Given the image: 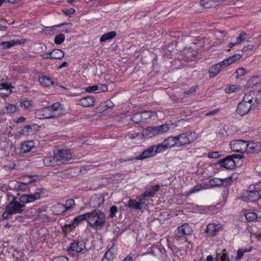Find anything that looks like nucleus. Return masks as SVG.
<instances>
[{
  "label": "nucleus",
  "mask_w": 261,
  "mask_h": 261,
  "mask_svg": "<svg viewBox=\"0 0 261 261\" xmlns=\"http://www.w3.org/2000/svg\"><path fill=\"white\" fill-rule=\"evenodd\" d=\"M52 211L55 215H60L66 212V208L63 204L58 203L52 207Z\"/></svg>",
  "instance_id": "23"
},
{
  "label": "nucleus",
  "mask_w": 261,
  "mask_h": 261,
  "mask_svg": "<svg viewBox=\"0 0 261 261\" xmlns=\"http://www.w3.org/2000/svg\"><path fill=\"white\" fill-rule=\"evenodd\" d=\"M197 87L196 86L191 87L189 90L184 92V94L187 95H193L196 92Z\"/></svg>",
  "instance_id": "51"
},
{
  "label": "nucleus",
  "mask_w": 261,
  "mask_h": 261,
  "mask_svg": "<svg viewBox=\"0 0 261 261\" xmlns=\"http://www.w3.org/2000/svg\"><path fill=\"white\" fill-rule=\"evenodd\" d=\"M55 154L59 165L72 158L71 153L69 150H58Z\"/></svg>",
  "instance_id": "6"
},
{
  "label": "nucleus",
  "mask_w": 261,
  "mask_h": 261,
  "mask_svg": "<svg viewBox=\"0 0 261 261\" xmlns=\"http://www.w3.org/2000/svg\"><path fill=\"white\" fill-rule=\"evenodd\" d=\"M246 150L245 152L249 153H257L261 151L260 145L257 142H246Z\"/></svg>",
  "instance_id": "14"
},
{
  "label": "nucleus",
  "mask_w": 261,
  "mask_h": 261,
  "mask_svg": "<svg viewBox=\"0 0 261 261\" xmlns=\"http://www.w3.org/2000/svg\"><path fill=\"white\" fill-rule=\"evenodd\" d=\"M209 185L211 187H220L223 185L222 178H215L209 181Z\"/></svg>",
  "instance_id": "32"
},
{
  "label": "nucleus",
  "mask_w": 261,
  "mask_h": 261,
  "mask_svg": "<svg viewBox=\"0 0 261 261\" xmlns=\"http://www.w3.org/2000/svg\"><path fill=\"white\" fill-rule=\"evenodd\" d=\"M245 217L248 221H252L257 218V215L254 212H247L245 213Z\"/></svg>",
  "instance_id": "42"
},
{
  "label": "nucleus",
  "mask_w": 261,
  "mask_h": 261,
  "mask_svg": "<svg viewBox=\"0 0 261 261\" xmlns=\"http://www.w3.org/2000/svg\"><path fill=\"white\" fill-rule=\"evenodd\" d=\"M63 25H64V23H62L58 25H55V26H53V27H46L44 29V31L45 32L46 34H54V32L55 30V28H58L60 27L61 26H62Z\"/></svg>",
  "instance_id": "39"
},
{
  "label": "nucleus",
  "mask_w": 261,
  "mask_h": 261,
  "mask_svg": "<svg viewBox=\"0 0 261 261\" xmlns=\"http://www.w3.org/2000/svg\"><path fill=\"white\" fill-rule=\"evenodd\" d=\"M246 142L242 140H233L230 143V148L234 152H245Z\"/></svg>",
  "instance_id": "9"
},
{
  "label": "nucleus",
  "mask_w": 261,
  "mask_h": 261,
  "mask_svg": "<svg viewBox=\"0 0 261 261\" xmlns=\"http://www.w3.org/2000/svg\"><path fill=\"white\" fill-rule=\"evenodd\" d=\"M175 127V125L173 123L164 124V132L174 129Z\"/></svg>",
  "instance_id": "56"
},
{
  "label": "nucleus",
  "mask_w": 261,
  "mask_h": 261,
  "mask_svg": "<svg viewBox=\"0 0 261 261\" xmlns=\"http://www.w3.org/2000/svg\"><path fill=\"white\" fill-rule=\"evenodd\" d=\"M20 201L21 203H29V200L28 194L22 195L20 197Z\"/></svg>",
  "instance_id": "59"
},
{
  "label": "nucleus",
  "mask_w": 261,
  "mask_h": 261,
  "mask_svg": "<svg viewBox=\"0 0 261 261\" xmlns=\"http://www.w3.org/2000/svg\"><path fill=\"white\" fill-rule=\"evenodd\" d=\"M48 111L46 107L37 110L35 113L36 118L39 119H50V115H48Z\"/></svg>",
  "instance_id": "18"
},
{
  "label": "nucleus",
  "mask_w": 261,
  "mask_h": 261,
  "mask_svg": "<svg viewBox=\"0 0 261 261\" xmlns=\"http://www.w3.org/2000/svg\"><path fill=\"white\" fill-rule=\"evenodd\" d=\"M20 42L18 40H11L10 41L3 42L2 45L4 48H9L13 46H14L17 44H20Z\"/></svg>",
  "instance_id": "33"
},
{
  "label": "nucleus",
  "mask_w": 261,
  "mask_h": 261,
  "mask_svg": "<svg viewBox=\"0 0 261 261\" xmlns=\"http://www.w3.org/2000/svg\"><path fill=\"white\" fill-rule=\"evenodd\" d=\"M139 200V201H136L135 200L129 199L126 203V206L128 207L136 210H141L142 208V205L144 203L142 196H140Z\"/></svg>",
  "instance_id": "15"
},
{
  "label": "nucleus",
  "mask_w": 261,
  "mask_h": 261,
  "mask_svg": "<svg viewBox=\"0 0 261 261\" xmlns=\"http://www.w3.org/2000/svg\"><path fill=\"white\" fill-rule=\"evenodd\" d=\"M63 12L66 15H69L74 14L75 10L73 8L64 9L63 10Z\"/></svg>",
  "instance_id": "60"
},
{
  "label": "nucleus",
  "mask_w": 261,
  "mask_h": 261,
  "mask_svg": "<svg viewBox=\"0 0 261 261\" xmlns=\"http://www.w3.org/2000/svg\"><path fill=\"white\" fill-rule=\"evenodd\" d=\"M88 213L79 215L73 220L72 225H77L84 220H86L88 222Z\"/></svg>",
  "instance_id": "27"
},
{
  "label": "nucleus",
  "mask_w": 261,
  "mask_h": 261,
  "mask_svg": "<svg viewBox=\"0 0 261 261\" xmlns=\"http://www.w3.org/2000/svg\"><path fill=\"white\" fill-rule=\"evenodd\" d=\"M105 255L106 258L109 260H113L115 257V254L111 249L108 250Z\"/></svg>",
  "instance_id": "47"
},
{
  "label": "nucleus",
  "mask_w": 261,
  "mask_h": 261,
  "mask_svg": "<svg viewBox=\"0 0 261 261\" xmlns=\"http://www.w3.org/2000/svg\"><path fill=\"white\" fill-rule=\"evenodd\" d=\"M217 64L220 67L221 70L223 68H225L226 66L229 65L226 59H224L223 61H221V62L217 63Z\"/></svg>",
  "instance_id": "57"
},
{
  "label": "nucleus",
  "mask_w": 261,
  "mask_h": 261,
  "mask_svg": "<svg viewBox=\"0 0 261 261\" xmlns=\"http://www.w3.org/2000/svg\"><path fill=\"white\" fill-rule=\"evenodd\" d=\"M51 54L53 55L52 59H61L64 56V53L58 49H54L51 51Z\"/></svg>",
  "instance_id": "31"
},
{
  "label": "nucleus",
  "mask_w": 261,
  "mask_h": 261,
  "mask_svg": "<svg viewBox=\"0 0 261 261\" xmlns=\"http://www.w3.org/2000/svg\"><path fill=\"white\" fill-rule=\"evenodd\" d=\"M221 71L220 67L217 64H216L212 66H211L208 70V73L210 74V76L211 77H213L216 76L217 74H218Z\"/></svg>",
  "instance_id": "29"
},
{
  "label": "nucleus",
  "mask_w": 261,
  "mask_h": 261,
  "mask_svg": "<svg viewBox=\"0 0 261 261\" xmlns=\"http://www.w3.org/2000/svg\"><path fill=\"white\" fill-rule=\"evenodd\" d=\"M149 151H148L147 149L144 150L142 153L139 156H137L136 159L137 160H142L151 157V155L149 154Z\"/></svg>",
  "instance_id": "48"
},
{
  "label": "nucleus",
  "mask_w": 261,
  "mask_h": 261,
  "mask_svg": "<svg viewBox=\"0 0 261 261\" xmlns=\"http://www.w3.org/2000/svg\"><path fill=\"white\" fill-rule=\"evenodd\" d=\"M116 35V33L114 31H112L108 33L103 34L100 38V42H106L114 38Z\"/></svg>",
  "instance_id": "28"
},
{
  "label": "nucleus",
  "mask_w": 261,
  "mask_h": 261,
  "mask_svg": "<svg viewBox=\"0 0 261 261\" xmlns=\"http://www.w3.org/2000/svg\"><path fill=\"white\" fill-rule=\"evenodd\" d=\"M192 233V229L187 224H184L178 227L177 236L182 237L186 235H190Z\"/></svg>",
  "instance_id": "12"
},
{
  "label": "nucleus",
  "mask_w": 261,
  "mask_h": 261,
  "mask_svg": "<svg viewBox=\"0 0 261 261\" xmlns=\"http://www.w3.org/2000/svg\"><path fill=\"white\" fill-rule=\"evenodd\" d=\"M41 57L44 59H52L53 55L50 52L43 54L41 55Z\"/></svg>",
  "instance_id": "62"
},
{
  "label": "nucleus",
  "mask_w": 261,
  "mask_h": 261,
  "mask_svg": "<svg viewBox=\"0 0 261 261\" xmlns=\"http://www.w3.org/2000/svg\"><path fill=\"white\" fill-rule=\"evenodd\" d=\"M155 154L161 152L163 150V143H160L157 145H153Z\"/></svg>",
  "instance_id": "49"
},
{
  "label": "nucleus",
  "mask_w": 261,
  "mask_h": 261,
  "mask_svg": "<svg viewBox=\"0 0 261 261\" xmlns=\"http://www.w3.org/2000/svg\"><path fill=\"white\" fill-rule=\"evenodd\" d=\"M132 120L136 123H139L143 122L141 113H136L132 118Z\"/></svg>",
  "instance_id": "44"
},
{
  "label": "nucleus",
  "mask_w": 261,
  "mask_h": 261,
  "mask_svg": "<svg viewBox=\"0 0 261 261\" xmlns=\"http://www.w3.org/2000/svg\"><path fill=\"white\" fill-rule=\"evenodd\" d=\"M163 125L155 127H147L143 130L142 135L146 137H152L159 135L163 130Z\"/></svg>",
  "instance_id": "10"
},
{
  "label": "nucleus",
  "mask_w": 261,
  "mask_h": 261,
  "mask_svg": "<svg viewBox=\"0 0 261 261\" xmlns=\"http://www.w3.org/2000/svg\"><path fill=\"white\" fill-rule=\"evenodd\" d=\"M158 187L157 186L156 188L153 187L151 191H146L143 195H140L142 196L143 200L145 199V197H149L153 196L155 194V191L158 190Z\"/></svg>",
  "instance_id": "35"
},
{
  "label": "nucleus",
  "mask_w": 261,
  "mask_h": 261,
  "mask_svg": "<svg viewBox=\"0 0 261 261\" xmlns=\"http://www.w3.org/2000/svg\"><path fill=\"white\" fill-rule=\"evenodd\" d=\"M97 93L103 92L107 91L108 90V87L106 85L102 84L97 85Z\"/></svg>",
  "instance_id": "53"
},
{
  "label": "nucleus",
  "mask_w": 261,
  "mask_h": 261,
  "mask_svg": "<svg viewBox=\"0 0 261 261\" xmlns=\"http://www.w3.org/2000/svg\"><path fill=\"white\" fill-rule=\"evenodd\" d=\"M252 106V105H250V103L245 102L242 100L238 106L237 112L241 116L245 115L249 112Z\"/></svg>",
  "instance_id": "11"
},
{
  "label": "nucleus",
  "mask_w": 261,
  "mask_h": 261,
  "mask_svg": "<svg viewBox=\"0 0 261 261\" xmlns=\"http://www.w3.org/2000/svg\"><path fill=\"white\" fill-rule=\"evenodd\" d=\"M223 0H201L200 4L204 8H211L218 5Z\"/></svg>",
  "instance_id": "21"
},
{
  "label": "nucleus",
  "mask_w": 261,
  "mask_h": 261,
  "mask_svg": "<svg viewBox=\"0 0 261 261\" xmlns=\"http://www.w3.org/2000/svg\"><path fill=\"white\" fill-rule=\"evenodd\" d=\"M106 221L105 215L101 211L95 210L88 213V223L94 229H101Z\"/></svg>",
  "instance_id": "1"
},
{
  "label": "nucleus",
  "mask_w": 261,
  "mask_h": 261,
  "mask_svg": "<svg viewBox=\"0 0 261 261\" xmlns=\"http://www.w3.org/2000/svg\"><path fill=\"white\" fill-rule=\"evenodd\" d=\"M33 105V101L31 100L24 99L21 100L20 106L22 109H30Z\"/></svg>",
  "instance_id": "30"
},
{
  "label": "nucleus",
  "mask_w": 261,
  "mask_h": 261,
  "mask_svg": "<svg viewBox=\"0 0 261 261\" xmlns=\"http://www.w3.org/2000/svg\"><path fill=\"white\" fill-rule=\"evenodd\" d=\"M39 82L41 85L45 87H48L55 84L51 79L46 76L39 78Z\"/></svg>",
  "instance_id": "25"
},
{
  "label": "nucleus",
  "mask_w": 261,
  "mask_h": 261,
  "mask_svg": "<svg viewBox=\"0 0 261 261\" xmlns=\"http://www.w3.org/2000/svg\"><path fill=\"white\" fill-rule=\"evenodd\" d=\"M246 34L244 32H242L237 38V43L240 44L246 38Z\"/></svg>",
  "instance_id": "52"
},
{
  "label": "nucleus",
  "mask_w": 261,
  "mask_h": 261,
  "mask_svg": "<svg viewBox=\"0 0 261 261\" xmlns=\"http://www.w3.org/2000/svg\"><path fill=\"white\" fill-rule=\"evenodd\" d=\"M95 100L94 97L87 96L82 98L79 101L78 105L83 107H90L94 106Z\"/></svg>",
  "instance_id": "13"
},
{
  "label": "nucleus",
  "mask_w": 261,
  "mask_h": 261,
  "mask_svg": "<svg viewBox=\"0 0 261 261\" xmlns=\"http://www.w3.org/2000/svg\"><path fill=\"white\" fill-rule=\"evenodd\" d=\"M105 199L101 195H94L90 200V206L93 207H97L100 206L104 202Z\"/></svg>",
  "instance_id": "16"
},
{
  "label": "nucleus",
  "mask_w": 261,
  "mask_h": 261,
  "mask_svg": "<svg viewBox=\"0 0 261 261\" xmlns=\"http://www.w3.org/2000/svg\"><path fill=\"white\" fill-rule=\"evenodd\" d=\"M6 110L7 113L10 114H13L16 113L18 110L16 105L9 104L6 108Z\"/></svg>",
  "instance_id": "36"
},
{
  "label": "nucleus",
  "mask_w": 261,
  "mask_h": 261,
  "mask_svg": "<svg viewBox=\"0 0 261 261\" xmlns=\"http://www.w3.org/2000/svg\"><path fill=\"white\" fill-rule=\"evenodd\" d=\"M186 134L188 138L189 143L195 141L198 137V135L195 132H187Z\"/></svg>",
  "instance_id": "34"
},
{
  "label": "nucleus",
  "mask_w": 261,
  "mask_h": 261,
  "mask_svg": "<svg viewBox=\"0 0 261 261\" xmlns=\"http://www.w3.org/2000/svg\"><path fill=\"white\" fill-rule=\"evenodd\" d=\"M241 57L242 55L241 54H237L226 58V60L229 64L230 65L239 60Z\"/></svg>",
  "instance_id": "37"
},
{
  "label": "nucleus",
  "mask_w": 261,
  "mask_h": 261,
  "mask_svg": "<svg viewBox=\"0 0 261 261\" xmlns=\"http://www.w3.org/2000/svg\"><path fill=\"white\" fill-rule=\"evenodd\" d=\"M176 139L177 140V146H180L190 144L188 138L187 137L186 133L181 134L177 136H176Z\"/></svg>",
  "instance_id": "20"
},
{
  "label": "nucleus",
  "mask_w": 261,
  "mask_h": 261,
  "mask_svg": "<svg viewBox=\"0 0 261 261\" xmlns=\"http://www.w3.org/2000/svg\"><path fill=\"white\" fill-rule=\"evenodd\" d=\"M240 155L233 154L231 156H226L225 159L219 161V164L221 166L226 169H231L236 167V163L233 160V158H241Z\"/></svg>",
  "instance_id": "7"
},
{
  "label": "nucleus",
  "mask_w": 261,
  "mask_h": 261,
  "mask_svg": "<svg viewBox=\"0 0 261 261\" xmlns=\"http://www.w3.org/2000/svg\"><path fill=\"white\" fill-rule=\"evenodd\" d=\"M261 92L257 91H251L245 94L243 100L247 103H250L254 101L253 105L256 103L258 105L261 102V98H258L257 96L260 95Z\"/></svg>",
  "instance_id": "8"
},
{
  "label": "nucleus",
  "mask_w": 261,
  "mask_h": 261,
  "mask_svg": "<svg viewBox=\"0 0 261 261\" xmlns=\"http://www.w3.org/2000/svg\"><path fill=\"white\" fill-rule=\"evenodd\" d=\"M42 192V189L41 188H38L36 190V191L33 195L37 200L40 198Z\"/></svg>",
  "instance_id": "58"
},
{
  "label": "nucleus",
  "mask_w": 261,
  "mask_h": 261,
  "mask_svg": "<svg viewBox=\"0 0 261 261\" xmlns=\"http://www.w3.org/2000/svg\"><path fill=\"white\" fill-rule=\"evenodd\" d=\"M31 128V125H27L20 130V134L22 135L28 136L30 134Z\"/></svg>",
  "instance_id": "43"
},
{
  "label": "nucleus",
  "mask_w": 261,
  "mask_h": 261,
  "mask_svg": "<svg viewBox=\"0 0 261 261\" xmlns=\"http://www.w3.org/2000/svg\"><path fill=\"white\" fill-rule=\"evenodd\" d=\"M97 85H93L89 86L86 88V91L88 92H96L97 93Z\"/></svg>",
  "instance_id": "55"
},
{
  "label": "nucleus",
  "mask_w": 261,
  "mask_h": 261,
  "mask_svg": "<svg viewBox=\"0 0 261 261\" xmlns=\"http://www.w3.org/2000/svg\"><path fill=\"white\" fill-rule=\"evenodd\" d=\"M25 206L24 204H22L17 201L15 198L6 206V210L3 213L2 216L3 219H7L9 215L21 213L24 211Z\"/></svg>",
  "instance_id": "2"
},
{
  "label": "nucleus",
  "mask_w": 261,
  "mask_h": 261,
  "mask_svg": "<svg viewBox=\"0 0 261 261\" xmlns=\"http://www.w3.org/2000/svg\"><path fill=\"white\" fill-rule=\"evenodd\" d=\"M0 86L1 87V88H0V90L2 89L10 90L8 93L5 94V95H6V96H8L11 93L12 90H11V88H13V87L11 84H8L7 83H2L0 84Z\"/></svg>",
  "instance_id": "41"
},
{
  "label": "nucleus",
  "mask_w": 261,
  "mask_h": 261,
  "mask_svg": "<svg viewBox=\"0 0 261 261\" xmlns=\"http://www.w3.org/2000/svg\"><path fill=\"white\" fill-rule=\"evenodd\" d=\"M236 72L238 75V77L239 76H243L245 73V69L244 68H240L238 69Z\"/></svg>",
  "instance_id": "61"
},
{
  "label": "nucleus",
  "mask_w": 261,
  "mask_h": 261,
  "mask_svg": "<svg viewBox=\"0 0 261 261\" xmlns=\"http://www.w3.org/2000/svg\"><path fill=\"white\" fill-rule=\"evenodd\" d=\"M203 188H204V187H203L201 185H197V186L194 187L189 192H187L186 195H190V194L194 193L196 192H198Z\"/></svg>",
  "instance_id": "46"
},
{
  "label": "nucleus",
  "mask_w": 261,
  "mask_h": 261,
  "mask_svg": "<svg viewBox=\"0 0 261 261\" xmlns=\"http://www.w3.org/2000/svg\"><path fill=\"white\" fill-rule=\"evenodd\" d=\"M66 208V212L71 210L75 206V202L73 199H68L66 201L65 203L63 204Z\"/></svg>",
  "instance_id": "38"
},
{
  "label": "nucleus",
  "mask_w": 261,
  "mask_h": 261,
  "mask_svg": "<svg viewBox=\"0 0 261 261\" xmlns=\"http://www.w3.org/2000/svg\"><path fill=\"white\" fill-rule=\"evenodd\" d=\"M260 185H255V190L253 191H246L242 196V199L246 202H254L258 200L260 198V194L257 191L259 188L258 187Z\"/></svg>",
  "instance_id": "5"
},
{
  "label": "nucleus",
  "mask_w": 261,
  "mask_h": 261,
  "mask_svg": "<svg viewBox=\"0 0 261 261\" xmlns=\"http://www.w3.org/2000/svg\"><path fill=\"white\" fill-rule=\"evenodd\" d=\"M54 261H68V258L64 256H60L55 258Z\"/></svg>",
  "instance_id": "63"
},
{
  "label": "nucleus",
  "mask_w": 261,
  "mask_h": 261,
  "mask_svg": "<svg viewBox=\"0 0 261 261\" xmlns=\"http://www.w3.org/2000/svg\"><path fill=\"white\" fill-rule=\"evenodd\" d=\"M240 89L239 87L236 85H231L225 88V92L227 93H231L239 91Z\"/></svg>",
  "instance_id": "40"
},
{
  "label": "nucleus",
  "mask_w": 261,
  "mask_h": 261,
  "mask_svg": "<svg viewBox=\"0 0 261 261\" xmlns=\"http://www.w3.org/2000/svg\"><path fill=\"white\" fill-rule=\"evenodd\" d=\"M86 243L83 241H74L68 249L69 253L72 256H79L86 252Z\"/></svg>",
  "instance_id": "3"
},
{
  "label": "nucleus",
  "mask_w": 261,
  "mask_h": 261,
  "mask_svg": "<svg viewBox=\"0 0 261 261\" xmlns=\"http://www.w3.org/2000/svg\"><path fill=\"white\" fill-rule=\"evenodd\" d=\"M48 111V115H50V119L56 118L63 115L64 110L59 102H56L51 106L46 107Z\"/></svg>",
  "instance_id": "4"
},
{
  "label": "nucleus",
  "mask_w": 261,
  "mask_h": 261,
  "mask_svg": "<svg viewBox=\"0 0 261 261\" xmlns=\"http://www.w3.org/2000/svg\"><path fill=\"white\" fill-rule=\"evenodd\" d=\"M117 212H118V208L117 207V206H114V205L110 207V217L111 218H113L115 216L116 213Z\"/></svg>",
  "instance_id": "54"
},
{
  "label": "nucleus",
  "mask_w": 261,
  "mask_h": 261,
  "mask_svg": "<svg viewBox=\"0 0 261 261\" xmlns=\"http://www.w3.org/2000/svg\"><path fill=\"white\" fill-rule=\"evenodd\" d=\"M35 147V143L33 141L24 142L21 145V152L22 153L28 152Z\"/></svg>",
  "instance_id": "19"
},
{
  "label": "nucleus",
  "mask_w": 261,
  "mask_h": 261,
  "mask_svg": "<svg viewBox=\"0 0 261 261\" xmlns=\"http://www.w3.org/2000/svg\"><path fill=\"white\" fill-rule=\"evenodd\" d=\"M219 153L218 152H212L208 153V156L210 158L216 159L219 157Z\"/></svg>",
  "instance_id": "64"
},
{
  "label": "nucleus",
  "mask_w": 261,
  "mask_h": 261,
  "mask_svg": "<svg viewBox=\"0 0 261 261\" xmlns=\"http://www.w3.org/2000/svg\"><path fill=\"white\" fill-rule=\"evenodd\" d=\"M215 36L216 38L221 40L226 36V33L222 31H216L215 33Z\"/></svg>",
  "instance_id": "50"
},
{
  "label": "nucleus",
  "mask_w": 261,
  "mask_h": 261,
  "mask_svg": "<svg viewBox=\"0 0 261 261\" xmlns=\"http://www.w3.org/2000/svg\"><path fill=\"white\" fill-rule=\"evenodd\" d=\"M143 122L148 119L154 120L157 117L156 113L152 111H144L141 113Z\"/></svg>",
  "instance_id": "24"
},
{
  "label": "nucleus",
  "mask_w": 261,
  "mask_h": 261,
  "mask_svg": "<svg viewBox=\"0 0 261 261\" xmlns=\"http://www.w3.org/2000/svg\"><path fill=\"white\" fill-rule=\"evenodd\" d=\"M221 228V225L220 224L217 225L215 224H209L207 226L205 232L208 235L213 237L217 234Z\"/></svg>",
  "instance_id": "17"
},
{
  "label": "nucleus",
  "mask_w": 261,
  "mask_h": 261,
  "mask_svg": "<svg viewBox=\"0 0 261 261\" xmlns=\"http://www.w3.org/2000/svg\"><path fill=\"white\" fill-rule=\"evenodd\" d=\"M174 146H177L176 137H168L164 140V148H171Z\"/></svg>",
  "instance_id": "26"
},
{
  "label": "nucleus",
  "mask_w": 261,
  "mask_h": 261,
  "mask_svg": "<svg viewBox=\"0 0 261 261\" xmlns=\"http://www.w3.org/2000/svg\"><path fill=\"white\" fill-rule=\"evenodd\" d=\"M64 40H65L64 35L63 34H60L56 36L55 40H54V42L56 44H60L64 42Z\"/></svg>",
  "instance_id": "45"
},
{
  "label": "nucleus",
  "mask_w": 261,
  "mask_h": 261,
  "mask_svg": "<svg viewBox=\"0 0 261 261\" xmlns=\"http://www.w3.org/2000/svg\"><path fill=\"white\" fill-rule=\"evenodd\" d=\"M43 161L44 165L46 167L59 165L56 158H55V154L53 156H48L44 158Z\"/></svg>",
  "instance_id": "22"
}]
</instances>
